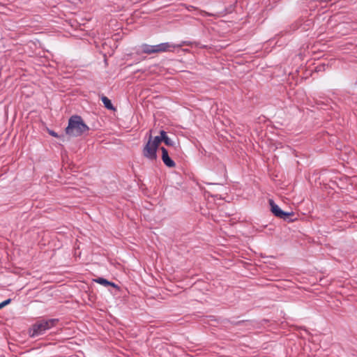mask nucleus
<instances>
[{"label":"nucleus","instance_id":"f257e3e1","mask_svg":"<svg viewBox=\"0 0 357 357\" xmlns=\"http://www.w3.org/2000/svg\"><path fill=\"white\" fill-rule=\"evenodd\" d=\"M89 129L79 116H73L68 121L66 132L71 137H78L88 131Z\"/></svg>","mask_w":357,"mask_h":357},{"label":"nucleus","instance_id":"f03ea898","mask_svg":"<svg viewBox=\"0 0 357 357\" xmlns=\"http://www.w3.org/2000/svg\"><path fill=\"white\" fill-rule=\"evenodd\" d=\"M57 322L58 319H56L37 321L32 326V334L31 336L36 337L43 334L46 331L55 326Z\"/></svg>","mask_w":357,"mask_h":357},{"label":"nucleus","instance_id":"7ed1b4c3","mask_svg":"<svg viewBox=\"0 0 357 357\" xmlns=\"http://www.w3.org/2000/svg\"><path fill=\"white\" fill-rule=\"evenodd\" d=\"M151 131H149V140L145 144L142 153L143 155L151 160H155L157 159V150L158 148L152 143Z\"/></svg>","mask_w":357,"mask_h":357},{"label":"nucleus","instance_id":"20e7f679","mask_svg":"<svg viewBox=\"0 0 357 357\" xmlns=\"http://www.w3.org/2000/svg\"><path fill=\"white\" fill-rule=\"evenodd\" d=\"M269 204L271 206V212L276 216L280 218L286 220L287 219L290 215H292V213L284 212L281 208L274 203V202L272 199L269 200Z\"/></svg>","mask_w":357,"mask_h":357},{"label":"nucleus","instance_id":"39448f33","mask_svg":"<svg viewBox=\"0 0 357 357\" xmlns=\"http://www.w3.org/2000/svg\"><path fill=\"white\" fill-rule=\"evenodd\" d=\"M181 45H176L170 43H163L155 45V53L173 52L176 47H180Z\"/></svg>","mask_w":357,"mask_h":357},{"label":"nucleus","instance_id":"423d86ee","mask_svg":"<svg viewBox=\"0 0 357 357\" xmlns=\"http://www.w3.org/2000/svg\"><path fill=\"white\" fill-rule=\"evenodd\" d=\"M161 151H162V160L164 164L168 167H174L176 164L169 156L167 150L165 148L162 147Z\"/></svg>","mask_w":357,"mask_h":357},{"label":"nucleus","instance_id":"0eeeda50","mask_svg":"<svg viewBox=\"0 0 357 357\" xmlns=\"http://www.w3.org/2000/svg\"><path fill=\"white\" fill-rule=\"evenodd\" d=\"M140 50L142 53L148 54L155 53V45L143 44L141 45Z\"/></svg>","mask_w":357,"mask_h":357},{"label":"nucleus","instance_id":"6e6552de","mask_svg":"<svg viewBox=\"0 0 357 357\" xmlns=\"http://www.w3.org/2000/svg\"><path fill=\"white\" fill-rule=\"evenodd\" d=\"M96 283L102 284L103 286H112L114 288H118V286L114 282H109L105 278H98L94 280Z\"/></svg>","mask_w":357,"mask_h":357},{"label":"nucleus","instance_id":"1a4fd4ad","mask_svg":"<svg viewBox=\"0 0 357 357\" xmlns=\"http://www.w3.org/2000/svg\"><path fill=\"white\" fill-rule=\"evenodd\" d=\"M101 100L102 103L104 104L105 107L110 110H114V107H113L111 100L106 96H102L101 98Z\"/></svg>","mask_w":357,"mask_h":357},{"label":"nucleus","instance_id":"9d476101","mask_svg":"<svg viewBox=\"0 0 357 357\" xmlns=\"http://www.w3.org/2000/svg\"><path fill=\"white\" fill-rule=\"evenodd\" d=\"M160 135H162V138H163V142H165V144L167 146H172L173 145V142L172 141L167 137V133L164 130H161L160 131Z\"/></svg>","mask_w":357,"mask_h":357},{"label":"nucleus","instance_id":"9b49d317","mask_svg":"<svg viewBox=\"0 0 357 357\" xmlns=\"http://www.w3.org/2000/svg\"><path fill=\"white\" fill-rule=\"evenodd\" d=\"M162 140H163V138L161 135H160V136H156L155 137H152V143L157 148H158L159 145L160 144L161 142H162Z\"/></svg>","mask_w":357,"mask_h":357},{"label":"nucleus","instance_id":"f8f14e48","mask_svg":"<svg viewBox=\"0 0 357 357\" xmlns=\"http://www.w3.org/2000/svg\"><path fill=\"white\" fill-rule=\"evenodd\" d=\"M10 301H11L10 299H7V300L3 301L2 303H0V309L3 308V307H5L8 304H9L10 303Z\"/></svg>","mask_w":357,"mask_h":357},{"label":"nucleus","instance_id":"ddd939ff","mask_svg":"<svg viewBox=\"0 0 357 357\" xmlns=\"http://www.w3.org/2000/svg\"><path fill=\"white\" fill-rule=\"evenodd\" d=\"M50 134L52 136H54V137H58L57 134H56L55 132H54V131H50Z\"/></svg>","mask_w":357,"mask_h":357}]
</instances>
